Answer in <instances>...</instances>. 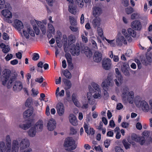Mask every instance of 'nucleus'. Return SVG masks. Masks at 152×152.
I'll use <instances>...</instances> for the list:
<instances>
[{
  "instance_id": "nucleus-1",
  "label": "nucleus",
  "mask_w": 152,
  "mask_h": 152,
  "mask_svg": "<svg viewBox=\"0 0 152 152\" xmlns=\"http://www.w3.org/2000/svg\"><path fill=\"white\" fill-rule=\"evenodd\" d=\"M3 75L1 79L2 84H7V87L10 88L12 87V83L15 82L13 89L14 91L18 92L23 88V85L20 81H15L16 77L15 75L11 74L10 71L8 69H5L3 72Z\"/></svg>"
},
{
  "instance_id": "nucleus-2",
  "label": "nucleus",
  "mask_w": 152,
  "mask_h": 152,
  "mask_svg": "<svg viewBox=\"0 0 152 152\" xmlns=\"http://www.w3.org/2000/svg\"><path fill=\"white\" fill-rule=\"evenodd\" d=\"M121 32L122 34L125 37L122 36L121 34H118L117 35L116 39V44L119 46L122 45V43L125 45H127V41L129 42L132 41V38L128 34L126 29H123Z\"/></svg>"
},
{
  "instance_id": "nucleus-3",
  "label": "nucleus",
  "mask_w": 152,
  "mask_h": 152,
  "mask_svg": "<svg viewBox=\"0 0 152 152\" xmlns=\"http://www.w3.org/2000/svg\"><path fill=\"white\" fill-rule=\"evenodd\" d=\"M11 9L10 4L6 2L5 0H0V10L3 9L1 11V14L4 17L12 18V14L10 11Z\"/></svg>"
},
{
  "instance_id": "nucleus-4",
  "label": "nucleus",
  "mask_w": 152,
  "mask_h": 152,
  "mask_svg": "<svg viewBox=\"0 0 152 152\" xmlns=\"http://www.w3.org/2000/svg\"><path fill=\"white\" fill-rule=\"evenodd\" d=\"M114 78L115 75L114 74L111 73H109L105 80L102 83L101 86L103 88H105L107 89L109 88V86H113Z\"/></svg>"
},
{
  "instance_id": "nucleus-5",
  "label": "nucleus",
  "mask_w": 152,
  "mask_h": 152,
  "mask_svg": "<svg viewBox=\"0 0 152 152\" xmlns=\"http://www.w3.org/2000/svg\"><path fill=\"white\" fill-rule=\"evenodd\" d=\"M149 133L147 131H145L143 132V134L144 136L137 137L135 134H133L132 135V139L136 142H139L141 145H143L145 142V137H148L149 135Z\"/></svg>"
},
{
  "instance_id": "nucleus-6",
  "label": "nucleus",
  "mask_w": 152,
  "mask_h": 152,
  "mask_svg": "<svg viewBox=\"0 0 152 152\" xmlns=\"http://www.w3.org/2000/svg\"><path fill=\"white\" fill-rule=\"evenodd\" d=\"M64 145L65 147H69V150H73L75 149L77 147L75 141L71 138L66 139Z\"/></svg>"
},
{
  "instance_id": "nucleus-7",
  "label": "nucleus",
  "mask_w": 152,
  "mask_h": 152,
  "mask_svg": "<svg viewBox=\"0 0 152 152\" xmlns=\"http://www.w3.org/2000/svg\"><path fill=\"white\" fill-rule=\"evenodd\" d=\"M102 67L106 70H109L111 69L112 63L111 59L108 58L103 59L102 61Z\"/></svg>"
},
{
  "instance_id": "nucleus-8",
  "label": "nucleus",
  "mask_w": 152,
  "mask_h": 152,
  "mask_svg": "<svg viewBox=\"0 0 152 152\" xmlns=\"http://www.w3.org/2000/svg\"><path fill=\"white\" fill-rule=\"evenodd\" d=\"M131 27L135 30L140 31L142 28L141 23L140 21L135 20L133 21L131 24Z\"/></svg>"
},
{
  "instance_id": "nucleus-9",
  "label": "nucleus",
  "mask_w": 152,
  "mask_h": 152,
  "mask_svg": "<svg viewBox=\"0 0 152 152\" xmlns=\"http://www.w3.org/2000/svg\"><path fill=\"white\" fill-rule=\"evenodd\" d=\"M30 143L28 140L27 139H22L20 143V150H23L28 147Z\"/></svg>"
},
{
  "instance_id": "nucleus-10",
  "label": "nucleus",
  "mask_w": 152,
  "mask_h": 152,
  "mask_svg": "<svg viewBox=\"0 0 152 152\" xmlns=\"http://www.w3.org/2000/svg\"><path fill=\"white\" fill-rule=\"evenodd\" d=\"M56 108L57 113L60 116L62 115L64 112V107L63 104L61 102H59L56 105Z\"/></svg>"
},
{
  "instance_id": "nucleus-11",
  "label": "nucleus",
  "mask_w": 152,
  "mask_h": 152,
  "mask_svg": "<svg viewBox=\"0 0 152 152\" xmlns=\"http://www.w3.org/2000/svg\"><path fill=\"white\" fill-rule=\"evenodd\" d=\"M80 46L78 43H76L73 46V48L71 49V52L73 56H78L80 54Z\"/></svg>"
},
{
  "instance_id": "nucleus-12",
  "label": "nucleus",
  "mask_w": 152,
  "mask_h": 152,
  "mask_svg": "<svg viewBox=\"0 0 152 152\" xmlns=\"http://www.w3.org/2000/svg\"><path fill=\"white\" fill-rule=\"evenodd\" d=\"M56 123L53 119H50L48 121L47 127L48 129L50 131L53 130L56 128Z\"/></svg>"
},
{
  "instance_id": "nucleus-13",
  "label": "nucleus",
  "mask_w": 152,
  "mask_h": 152,
  "mask_svg": "<svg viewBox=\"0 0 152 152\" xmlns=\"http://www.w3.org/2000/svg\"><path fill=\"white\" fill-rule=\"evenodd\" d=\"M34 127L38 132L42 131L43 127V121L41 119L39 120L36 123Z\"/></svg>"
},
{
  "instance_id": "nucleus-14",
  "label": "nucleus",
  "mask_w": 152,
  "mask_h": 152,
  "mask_svg": "<svg viewBox=\"0 0 152 152\" xmlns=\"http://www.w3.org/2000/svg\"><path fill=\"white\" fill-rule=\"evenodd\" d=\"M19 143L17 140L13 141L12 145V152H18L19 148Z\"/></svg>"
},
{
  "instance_id": "nucleus-15",
  "label": "nucleus",
  "mask_w": 152,
  "mask_h": 152,
  "mask_svg": "<svg viewBox=\"0 0 152 152\" xmlns=\"http://www.w3.org/2000/svg\"><path fill=\"white\" fill-rule=\"evenodd\" d=\"M129 69V66L127 63H123L121 66V70L125 75L126 76H129V73L128 71V69Z\"/></svg>"
},
{
  "instance_id": "nucleus-16",
  "label": "nucleus",
  "mask_w": 152,
  "mask_h": 152,
  "mask_svg": "<svg viewBox=\"0 0 152 152\" xmlns=\"http://www.w3.org/2000/svg\"><path fill=\"white\" fill-rule=\"evenodd\" d=\"M102 13L101 8L98 6H95L93 8V14L94 17L100 15Z\"/></svg>"
},
{
  "instance_id": "nucleus-17",
  "label": "nucleus",
  "mask_w": 152,
  "mask_h": 152,
  "mask_svg": "<svg viewBox=\"0 0 152 152\" xmlns=\"http://www.w3.org/2000/svg\"><path fill=\"white\" fill-rule=\"evenodd\" d=\"M102 59V54L101 53L98 51L95 52L93 56L94 61L96 62H100Z\"/></svg>"
},
{
  "instance_id": "nucleus-18",
  "label": "nucleus",
  "mask_w": 152,
  "mask_h": 152,
  "mask_svg": "<svg viewBox=\"0 0 152 152\" xmlns=\"http://www.w3.org/2000/svg\"><path fill=\"white\" fill-rule=\"evenodd\" d=\"M14 26L18 30L20 31L23 27V23L20 21L15 19L13 24Z\"/></svg>"
},
{
  "instance_id": "nucleus-19",
  "label": "nucleus",
  "mask_w": 152,
  "mask_h": 152,
  "mask_svg": "<svg viewBox=\"0 0 152 152\" xmlns=\"http://www.w3.org/2000/svg\"><path fill=\"white\" fill-rule=\"evenodd\" d=\"M142 104L140 105L142 110L145 112H147L150 110V108L148 103L145 101H142Z\"/></svg>"
},
{
  "instance_id": "nucleus-20",
  "label": "nucleus",
  "mask_w": 152,
  "mask_h": 152,
  "mask_svg": "<svg viewBox=\"0 0 152 152\" xmlns=\"http://www.w3.org/2000/svg\"><path fill=\"white\" fill-rule=\"evenodd\" d=\"M34 109L32 107L26 110L23 113V116L24 118H27L31 116L33 112Z\"/></svg>"
},
{
  "instance_id": "nucleus-21",
  "label": "nucleus",
  "mask_w": 152,
  "mask_h": 152,
  "mask_svg": "<svg viewBox=\"0 0 152 152\" xmlns=\"http://www.w3.org/2000/svg\"><path fill=\"white\" fill-rule=\"evenodd\" d=\"M31 125V123L30 121H26L24 124L21 123L19 125V127L23 129L26 130L28 129Z\"/></svg>"
},
{
  "instance_id": "nucleus-22",
  "label": "nucleus",
  "mask_w": 152,
  "mask_h": 152,
  "mask_svg": "<svg viewBox=\"0 0 152 152\" xmlns=\"http://www.w3.org/2000/svg\"><path fill=\"white\" fill-rule=\"evenodd\" d=\"M114 80L115 84L118 87L121 86L123 83V77L122 75L116 76V78Z\"/></svg>"
},
{
  "instance_id": "nucleus-23",
  "label": "nucleus",
  "mask_w": 152,
  "mask_h": 152,
  "mask_svg": "<svg viewBox=\"0 0 152 152\" xmlns=\"http://www.w3.org/2000/svg\"><path fill=\"white\" fill-rule=\"evenodd\" d=\"M69 122L72 125L76 126L77 124V122L76 117L73 114H70L69 117Z\"/></svg>"
},
{
  "instance_id": "nucleus-24",
  "label": "nucleus",
  "mask_w": 152,
  "mask_h": 152,
  "mask_svg": "<svg viewBox=\"0 0 152 152\" xmlns=\"http://www.w3.org/2000/svg\"><path fill=\"white\" fill-rule=\"evenodd\" d=\"M101 20L99 17H96L92 21V23L93 27L96 28L99 27L101 24Z\"/></svg>"
},
{
  "instance_id": "nucleus-25",
  "label": "nucleus",
  "mask_w": 152,
  "mask_h": 152,
  "mask_svg": "<svg viewBox=\"0 0 152 152\" xmlns=\"http://www.w3.org/2000/svg\"><path fill=\"white\" fill-rule=\"evenodd\" d=\"M36 23L37 25L40 27L42 33L43 34H45L46 33V28L45 26L43 25L42 23L40 21L35 20Z\"/></svg>"
},
{
  "instance_id": "nucleus-26",
  "label": "nucleus",
  "mask_w": 152,
  "mask_h": 152,
  "mask_svg": "<svg viewBox=\"0 0 152 152\" xmlns=\"http://www.w3.org/2000/svg\"><path fill=\"white\" fill-rule=\"evenodd\" d=\"M134 92L131 91L127 93V99L130 103L132 104L133 103L134 97Z\"/></svg>"
},
{
  "instance_id": "nucleus-27",
  "label": "nucleus",
  "mask_w": 152,
  "mask_h": 152,
  "mask_svg": "<svg viewBox=\"0 0 152 152\" xmlns=\"http://www.w3.org/2000/svg\"><path fill=\"white\" fill-rule=\"evenodd\" d=\"M129 92V88L128 87H126L123 88L122 95V99L123 100L125 101L126 100L127 93Z\"/></svg>"
},
{
  "instance_id": "nucleus-28",
  "label": "nucleus",
  "mask_w": 152,
  "mask_h": 152,
  "mask_svg": "<svg viewBox=\"0 0 152 152\" xmlns=\"http://www.w3.org/2000/svg\"><path fill=\"white\" fill-rule=\"evenodd\" d=\"M63 81L66 86L65 88L70 89L72 86V83L71 81L65 78L63 79Z\"/></svg>"
},
{
  "instance_id": "nucleus-29",
  "label": "nucleus",
  "mask_w": 152,
  "mask_h": 152,
  "mask_svg": "<svg viewBox=\"0 0 152 152\" xmlns=\"http://www.w3.org/2000/svg\"><path fill=\"white\" fill-rule=\"evenodd\" d=\"M37 130L34 127L31 128L28 132V134L29 136L31 137H33L35 136Z\"/></svg>"
},
{
  "instance_id": "nucleus-30",
  "label": "nucleus",
  "mask_w": 152,
  "mask_h": 152,
  "mask_svg": "<svg viewBox=\"0 0 152 152\" xmlns=\"http://www.w3.org/2000/svg\"><path fill=\"white\" fill-rule=\"evenodd\" d=\"M72 99L74 104L77 107L80 106V104L79 102L77 99L76 95L75 94H73L72 95Z\"/></svg>"
},
{
  "instance_id": "nucleus-31",
  "label": "nucleus",
  "mask_w": 152,
  "mask_h": 152,
  "mask_svg": "<svg viewBox=\"0 0 152 152\" xmlns=\"http://www.w3.org/2000/svg\"><path fill=\"white\" fill-rule=\"evenodd\" d=\"M89 92L87 94L88 99H93L92 97V93L94 92V91L93 88L91 86H88Z\"/></svg>"
},
{
  "instance_id": "nucleus-32",
  "label": "nucleus",
  "mask_w": 152,
  "mask_h": 152,
  "mask_svg": "<svg viewBox=\"0 0 152 152\" xmlns=\"http://www.w3.org/2000/svg\"><path fill=\"white\" fill-rule=\"evenodd\" d=\"M142 101H141L140 98L139 97H136L135 98L134 103L137 107H140L142 104Z\"/></svg>"
},
{
  "instance_id": "nucleus-33",
  "label": "nucleus",
  "mask_w": 152,
  "mask_h": 152,
  "mask_svg": "<svg viewBox=\"0 0 152 152\" xmlns=\"http://www.w3.org/2000/svg\"><path fill=\"white\" fill-rule=\"evenodd\" d=\"M127 31L129 34L133 37L136 36V32L132 28H129L128 29Z\"/></svg>"
},
{
  "instance_id": "nucleus-34",
  "label": "nucleus",
  "mask_w": 152,
  "mask_h": 152,
  "mask_svg": "<svg viewBox=\"0 0 152 152\" xmlns=\"http://www.w3.org/2000/svg\"><path fill=\"white\" fill-rule=\"evenodd\" d=\"M63 73L64 75L67 78L69 79L71 78V74L70 72H69L67 70H65L63 72Z\"/></svg>"
},
{
  "instance_id": "nucleus-35",
  "label": "nucleus",
  "mask_w": 152,
  "mask_h": 152,
  "mask_svg": "<svg viewBox=\"0 0 152 152\" xmlns=\"http://www.w3.org/2000/svg\"><path fill=\"white\" fill-rule=\"evenodd\" d=\"M97 31L98 35L102 39L103 38V33L102 29L100 27H98L97 28Z\"/></svg>"
},
{
  "instance_id": "nucleus-36",
  "label": "nucleus",
  "mask_w": 152,
  "mask_h": 152,
  "mask_svg": "<svg viewBox=\"0 0 152 152\" xmlns=\"http://www.w3.org/2000/svg\"><path fill=\"white\" fill-rule=\"evenodd\" d=\"M95 94L93 95V97L94 99H99L101 98V91H95Z\"/></svg>"
},
{
  "instance_id": "nucleus-37",
  "label": "nucleus",
  "mask_w": 152,
  "mask_h": 152,
  "mask_svg": "<svg viewBox=\"0 0 152 152\" xmlns=\"http://www.w3.org/2000/svg\"><path fill=\"white\" fill-rule=\"evenodd\" d=\"M75 37L73 35H70L68 37V40L70 43L72 44L75 41Z\"/></svg>"
},
{
  "instance_id": "nucleus-38",
  "label": "nucleus",
  "mask_w": 152,
  "mask_h": 152,
  "mask_svg": "<svg viewBox=\"0 0 152 152\" xmlns=\"http://www.w3.org/2000/svg\"><path fill=\"white\" fill-rule=\"evenodd\" d=\"M32 103V99L31 98H28L26 100L25 103V106L28 107L31 105Z\"/></svg>"
},
{
  "instance_id": "nucleus-39",
  "label": "nucleus",
  "mask_w": 152,
  "mask_h": 152,
  "mask_svg": "<svg viewBox=\"0 0 152 152\" xmlns=\"http://www.w3.org/2000/svg\"><path fill=\"white\" fill-rule=\"evenodd\" d=\"M26 30L29 33V34H30L31 36L34 37L35 36V34L34 31L32 30L30 26H27L26 27Z\"/></svg>"
},
{
  "instance_id": "nucleus-40",
  "label": "nucleus",
  "mask_w": 152,
  "mask_h": 152,
  "mask_svg": "<svg viewBox=\"0 0 152 152\" xmlns=\"http://www.w3.org/2000/svg\"><path fill=\"white\" fill-rule=\"evenodd\" d=\"M92 85L93 88L97 92L101 91L99 88V86L96 83H92Z\"/></svg>"
},
{
  "instance_id": "nucleus-41",
  "label": "nucleus",
  "mask_w": 152,
  "mask_h": 152,
  "mask_svg": "<svg viewBox=\"0 0 152 152\" xmlns=\"http://www.w3.org/2000/svg\"><path fill=\"white\" fill-rule=\"evenodd\" d=\"M69 20L72 26L77 25V23L76 21L73 17H69Z\"/></svg>"
},
{
  "instance_id": "nucleus-42",
  "label": "nucleus",
  "mask_w": 152,
  "mask_h": 152,
  "mask_svg": "<svg viewBox=\"0 0 152 152\" xmlns=\"http://www.w3.org/2000/svg\"><path fill=\"white\" fill-rule=\"evenodd\" d=\"M84 53L86 56L88 57H91L92 55V53L91 51L88 49L84 51Z\"/></svg>"
},
{
  "instance_id": "nucleus-43",
  "label": "nucleus",
  "mask_w": 152,
  "mask_h": 152,
  "mask_svg": "<svg viewBox=\"0 0 152 152\" xmlns=\"http://www.w3.org/2000/svg\"><path fill=\"white\" fill-rule=\"evenodd\" d=\"M126 13L127 14H130L134 11L133 9L131 7L126 8L125 9Z\"/></svg>"
},
{
  "instance_id": "nucleus-44",
  "label": "nucleus",
  "mask_w": 152,
  "mask_h": 152,
  "mask_svg": "<svg viewBox=\"0 0 152 152\" xmlns=\"http://www.w3.org/2000/svg\"><path fill=\"white\" fill-rule=\"evenodd\" d=\"M122 143L126 149H127L129 148L130 144L126 140H123Z\"/></svg>"
},
{
  "instance_id": "nucleus-45",
  "label": "nucleus",
  "mask_w": 152,
  "mask_h": 152,
  "mask_svg": "<svg viewBox=\"0 0 152 152\" xmlns=\"http://www.w3.org/2000/svg\"><path fill=\"white\" fill-rule=\"evenodd\" d=\"M23 31L25 37L27 39L29 38V33L28 32V33L27 32L28 31L26 30V28H25L23 29Z\"/></svg>"
},
{
  "instance_id": "nucleus-46",
  "label": "nucleus",
  "mask_w": 152,
  "mask_h": 152,
  "mask_svg": "<svg viewBox=\"0 0 152 152\" xmlns=\"http://www.w3.org/2000/svg\"><path fill=\"white\" fill-rule=\"evenodd\" d=\"M6 145L5 142L3 141L0 142V150H5Z\"/></svg>"
},
{
  "instance_id": "nucleus-47",
  "label": "nucleus",
  "mask_w": 152,
  "mask_h": 152,
  "mask_svg": "<svg viewBox=\"0 0 152 152\" xmlns=\"http://www.w3.org/2000/svg\"><path fill=\"white\" fill-rule=\"evenodd\" d=\"M76 3L78 4L79 7L81 8L84 6V2L83 0H76Z\"/></svg>"
},
{
  "instance_id": "nucleus-48",
  "label": "nucleus",
  "mask_w": 152,
  "mask_h": 152,
  "mask_svg": "<svg viewBox=\"0 0 152 152\" xmlns=\"http://www.w3.org/2000/svg\"><path fill=\"white\" fill-rule=\"evenodd\" d=\"M33 28L36 34L37 35L39 34L40 32V30L37 26L36 25H34L33 26Z\"/></svg>"
},
{
  "instance_id": "nucleus-49",
  "label": "nucleus",
  "mask_w": 152,
  "mask_h": 152,
  "mask_svg": "<svg viewBox=\"0 0 152 152\" xmlns=\"http://www.w3.org/2000/svg\"><path fill=\"white\" fill-rule=\"evenodd\" d=\"M69 28L72 31L76 32L78 30V28L76 25L70 26Z\"/></svg>"
},
{
  "instance_id": "nucleus-50",
  "label": "nucleus",
  "mask_w": 152,
  "mask_h": 152,
  "mask_svg": "<svg viewBox=\"0 0 152 152\" xmlns=\"http://www.w3.org/2000/svg\"><path fill=\"white\" fill-rule=\"evenodd\" d=\"M39 54L37 53H34L33 54L32 59L34 61H37L39 58Z\"/></svg>"
},
{
  "instance_id": "nucleus-51",
  "label": "nucleus",
  "mask_w": 152,
  "mask_h": 152,
  "mask_svg": "<svg viewBox=\"0 0 152 152\" xmlns=\"http://www.w3.org/2000/svg\"><path fill=\"white\" fill-rule=\"evenodd\" d=\"M146 58L148 62H151L152 60V54H146Z\"/></svg>"
},
{
  "instance_id": "nucleus-52",
  "label": "nucleus",
  "mask_w": 152,
  "mask_h": 152,
  "mask_svg": "<svg viewBox=\"0 0 152 152\" xmlns=\"http://www.w3.org/2000/svg\"><path fill=\"white\" fill-rule=\"evenodd\" d=\"M110 140H106L104 142V144L105 147L106 148H108L110 145Z\"/></svg>"
},
{
  "instance_id": "nucleus-53",
  "label": "nucleus",
  "mask_w": 152,
  "mask_h": 152,
  "mask_svg": "<svg viewBox=\"0 0 152 152\" xmlns=\"http://www.w3.org/2000/svg\"><path fill=\"white\" fill-rule=\"evenodd\" d=\"M11 18H12L4 17L3 18V20L5 22L9 23H11L12 22V21L11 20Z\"/></svg>"
},
{
  "instance_id": "nucleus-54",
  "label": "nucleus",
  "mask_w": 152,
  "mask_h": 152,
  "mask_svg": "<svg viewBox=\"0 0 152 152\" xmlns=\"http://www.w3.org/2000/svg\"><path fill=\"white\" fill-rule=\"evenodd\" d=\"M10 50V49L9 48V46L7 45L5 47V48H4L3 49L2 51L3 52H4V53H7L9 52Z\"/></svg>"
},
{
  "instance_id": "nucleus-55",
  "label": "nucleus",
  "mask_w": 152,
  "mask_h": 152,
  "mask_svg": "<svg viewBox=\"0 0 152 152\" xmlns=\"http://www.w3.org/2000/svg\"><path fill=\"white\" fill-rule=\"evenodd\" d=\"M106 40L110 44L111 46L114 47L115 46V45L114 43V40H109L106 39Z\"/></svg>"
},
{
  "instance_id": "nucleus-56",
  "label": "nucleus",
  "mask_w": 152,
  "mask_h": 152,
  "mask_svg": "<svg viewBox=\"0 0 152 152\" xmlns=\"http://www.w3.org/2000/svg\"><path fill=\"white\" fill-rule=\"evenodd\" d=\"M48 27L50 30V32L51 33L53 32L54 31V28L53 26L50 24H48Z\"/></svg>"
},
{
  "instance_id": "nucleus-57",
  "label": "nucleus",
  "mask_w": 152,
  "mask_h": 152,
  "mask_svg": "<svg viewBox=\"0 0 152 152\" xmlns=\"http://www.w3.org/2000/svg\"><path fill=\"white\" fill-rule=\"evenodd\" d=\"M2 37L3 39L5 40H7L9 39V37L7 34L5 32L3 33Z\"/></svg>"
},
{
  "instance_id": "nucleus-58",
  "label": "nucleus",
  "mask_w": 152,
  "mask_h": 152,
  "mask_svg": "<svg viewBox=\"0 0 152 152\" xmlns=\"http://www.w3.org/2000/svg\"><path fill=\"white\" fill-rule=\"evenodd\" d=\"M129 124L126 122H123L121 124V126L124 128H126L128 127L129 126Z\"/></svg>"
},
{
  "instance_id": "nucleus-59",
  "label": "nucleus",
  "mask_w": 152,
  "mask_h": 152,
  "mask_svg": "<svg viewBox=\"0 0 152 152\" xmlns=\"http://www.w3.org/2000/svg\"><path fill=\"white\" fill-rule=\"evenodd\" d=\"M94 148L96 151H98V152H103L102 149L99 145L97 146L94 147Z\"/></svg>"
},
{
  "instance_id": "nucleus-60",
  "label": "nucleus",
  "mask_w": 152,
  "mask_h": 152,
  "mask_svg": "<svg viewBox=\"0 0 152 152\" xmlns=\"http://www.w3.org/2000/svg\"><path fill=\"white\" fill-rule=\"evenodd\" d=\"M104 96L103 97L105 100H107L109 98V95L107 92L106 91L104 90Z\"/></svg>"
},
{
  "instance_id": "nucleus-61",
  "label": "nucleus",
  "mask_w": 152,
  "mask_h": 152,
  "mask_svg": "<svg viewBox=\"0 0 152 152\" xmlns=\"http://www.w3.org/2000/svg\"><path fill=\"white\" fill-rule=\"evenodd\" d=\"M81 38L83 42L86 43L88 42V38L83 34L81 35Z\"/></svg>"
},
{
  "instance_id": "nucleus-62",
  "label": "nucleus",
  "mask_w": 152,
  "mask_h": 152,
  "mask_svg": "<svg viewBox=\"0 0 152 152\" xmlns=\"http://www.w3.org/2000/svg\"><path fill=\"white\" fill-rule=\"evenodd\" d=\"M115 150L116 152H124L123 150L119 147H115Z\"/></svg>"
},
{
  "instance_id": "nucleus-63",
  "label": "nucleus",
  "mask_w": 152,
  "mask_h": 152,
  "mask_svg": "<svg viewBox=\"0 0 152 152\" xmlns=\"http://www.w3.org/2000/svg\"><path fill=\"white\" fill-rule=\"evenodd\" d=\"M136 127L139 130H141L142 128V126L141 124L139 122L137 123L136 124Z\"/></svg>"
},
{
  "instance_id": "nucleus-64",
  "label": "nucleus",
  "mask_w": 152,
  "mask_h": 152,
  "mask_svg": "<svg viewBox=\"0 0 152 152\" xmlns=\"http://www.w3.org/2000/svg\"><path fill=\"white\" fill-rule=\"evenodd\" d=\"M12 54H8L5 57V59L7 61H9L12 58Z\"/></svg>"
}]
</instances>
